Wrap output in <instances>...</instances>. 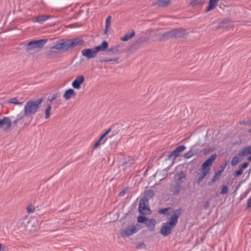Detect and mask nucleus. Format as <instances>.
I'll use <instances>...</instances> for the list:
<instances>
[{
  "mask_svg": "<svg viewBox=\"0 0 251 251\" xmlns=\"http://www.w3.org/2000/svg\"><path fill=\"white\" fill-rule=\"evenodd\" d=\"M179 215L178 211H175L171 215L169 222L165 223L160 229V233L163 236H167L170 234L171 231L177 223Z\"/></svg>",
  "mask_w": 251,
  "mask_h": 251,
  "instance_id": "nucleus-1",
  "label": "nucleus"
},
{
  "mask_svg": "<svg viewBox=\"0 0 251 251\" xmlns=\"http://www.w3.org/2000/svg\"><path fill=\"white\" fill-rule=\"evenodd\" d=\"M42 101V99L28 101L24 108V116L29 117L35 114L37 112Z\"/></svg>",
  "mask_w": 251,
  "mask_h": 251,
  "instance_id": "nucleus-2",
  "label": "nucleus"
},
{
  "mask_svg": "<svg viewBox=\"0 0 251 251\" xmlns=\"http://www.w3.org/2000/svg\"><path fill=\"white\" fill-rule=\"evenodd\" d=\"M141 228L139 224L133 225L126 227L121 232L123 237H128L137 232Z\"/></svg>",
  "mask_w": 251,
  "mask_h": 251,
  "instance_id": "nucleus-3",
  "label": "nucleus"
},
{
  "mask_svg": "<svg viewBox=\"0 0 251 251\" xmlns=\"http://www.w3.org/2000/svg\"><path fill=\"white\" fill-rule=\"evenodd\" d=\"M185 31L183 29H174L164 33L163 36L165 38L178 37L185 34Z\"/></svg>",
  "mask_w": 251,
  "mask_h": 251,
  "instance_id": "nucleus-4",
  "label": "nucleus"
},
{
  "mask_svg": "<svg viewBox=\"0 0 251 251\" xmlns=\"http://www.w3.org/2000/svg\"><path fill=\"white\" fill-rule=\"evenodd\" d=\"M47 42L46 39H40L31 41L28 43L29 49H37L42 48Z\"/></svg>",
  "mask_w": 251,
  "mask_h": 251,
  "instance_id": "nucleus-5",
  "label": "nucleus"
},
{
  "mask_svg": "<svg viewBox=\"0 0 251 251\" xmlns=\"http://www.w3.org/2000/svg\"><path fill=\"white\" fill-rule=\"evenodd\" d=\"M147 200L141 199L140 201L139 205V210L140 213L143 214H149L151 213L150 209L147 206Z\"/></svg>",
  "mask_w": 251,
  "mask_h": 251,
  "instance_id": "nucleus-6",
  "label": "nucleus"
},
{
  "mask_svg": "<svg viewBox=\"0 0 251 251\" xmlns=\"http://www.w3.org/2000/svg\"><path fill=\"white\" fill-rule=\"evenodd\" d=\"M84 81L85 77L83 75H77L73 81L72 86L74 89L78 90L81 88V85L84 83Z\"/></svg>",
  "mask_w": 251,
  "mask_h": 251,
  "instance_id": "nucleus-7",
  "label": "nucleus"
},
{
  "mask_svg": "<svg viewBox=\"0 0 251 251\" xmlns=\"http://www.w3.org/2000/svg\"><path fill=\"white\" fill-rule=\"evenodd\" d=\"M82 55L88 59H91L96 56L98 53L95 49H86L81 50Z\"/></svg>",
  "mask_w": 251,
  "mask_h": 251,
  "instance_id": "nucleus-8",
  "label": "nucleus"
},
{
  "mask_svg": "<svg viewBox=\"0 0 251 251\" xmlns=\"http://www.w3.org/2000/svg\"><path fill=\"white\" fill-rule=\"evenodd\" d=\"M216 157L217 155L213 154L204 161L202 165V170L207 171L208 173H209V169L208 167L212 164L214 160L216 158Z\"/></svg>",
  "mask_w": 251,
  "mask_h": 251,
  "instance_id": "nucleus-9",
  "label": "nucleus"
},
{
  "mask_svg": "<svg viewBox=\"0 0 251 251\" xmlns=\"http://www.w3.org/2000/svg\"><path fill=\"white\" fill-rule=\"evenodd\" d=\"M186 147L184 145L180 146L177 147L169 155V158L170 159H175L178 157L180 153L184 151Z\"/></svg>",
  "mask_w": 251,
  "mask_h": 251,
  "instance_id": "nucleus-10",
  "label": "nucleus"
},
{
  "mask_svg": "<svg viewBox=\"0 0 251 251\" xmlns=\"http://www.w3.org/2000/svg\"><path fill=\"white\" fill-rule=\"evenodd\" d=\"M67 46L68 49L72 47H75L77 45H81L83 42L82 40L79 38H75L73 39L68 40L66 41Z\"/></svg>",
  "mask_w": 251,
  "mask_h": 251,
  "instance_id": "nucleus-11",
  "label": "nucleus"
},
{
  "mask_svg": "<svg viewBox=\"0 0 251 251\" xmlns=\"http://www.w3.org/2000/svg\"><path fill=\"white\" fill-rule=\"evenodd\" d=\"M76 95V93L75 90L72 88H70L67 90L63 94L64 99L68 100L73 97H75Z\"/></svg>",
  "mask_w": 251,
  "mask_h": 251,
  "instance_id": "nucleus-12",
  "label": "nucleus"
},
{
  "mask_svg": "<svg viewBox=\"0 0 251 251\" xmlns=\"http://www.w3.org/2000/svg\"><path fill=\"white\" fill-rule=\"evenodd\" d=\"M198 149L196 147L194 146L191 148L189 151L186 152L184 154V157L185 158L188 159L196 155L198 153Z\"/></svg>",
  "mask_w": 251,
  "mask_h": 251,
  "instance_id": "nucleus-13",
  "label": "nucleus"
},
{
  "mask_svg": "<svg viewBox=\"0 0 251 251\" xmlns=\"http://www.w3.org/2000/svg\"><path fill=\"white\" fill-rule=\"evenodd\" d=\"M51 16H48L46 15H41L38 16L36 19L32 20L34 23H37L39 24H42L44 22L49 19Z\"/></svg>",
  "mask_w": 251,
  "mask_h": 251,
  "instance_id": "nucleus-14",
  "label": "nucleus"
},
{
  "mask_svg": "<svg viewBox=\"0 0 251 251\" xmlns=\"http://www.w3.org/2000/svg\"><path fill=\"white\" fill-rule=\"evenodd\" d=\"M145 224L150 231H153L154 230L156 221L153 219H148L146 222H145Z\"/></svg>",
  "mask_w": 251,
  "mask_h": 251,
  "instance_id": "nucleus-15",
  "label": "nucleus"
},
{
  "mask_svg": "<svg viewBox=\"0 0 251 251\" xmlns=\"http://www.w3.org/2000/svg\"><path fill=\"white\" fill-rule=\"evenodd\" d=\"M111 129H109L107 130H106L104 133H103L101 136L100 137L98 141H97L95 144L94 145V148H96L98 146L100 145V144L104 143L105 140H104L103 139L105 138L106 135H107L109 132L110 131Z\"/></svg>",
  "mask_w": 251,
  "mask_h": 251,
  "instance_id": "nucleus-16",
  "label": "nucleus"
},
{
  "mask_svg": "<svg viewBox=\"0 0 251 251\" xmlns=\"http://www.w3.org/2000/svg\"><path fill=\"white\" fill-rule=\"evenodd\" d=\"M185 177V174L182 172H180L175 175L174 179L176 183L178 185H180L182 182V179Z\"/></svg>",
  "mask_w": 251,
  "mask_h": 251,
  "instance_id": "nucleus-17",
  "label": "nucleus"
},
{
  "mask_svg": "<svg viewBox=\"0 0 251 251\" xmlns=\"http://www.w3.org/2000/svg\"><path fill=\"white\" fill-rule=\"evenodd\" d=\"M0 126H2L5 129H8L11 126V121L7 117H4L2 119H0Z\"/></svg>",
  "mask_w": 251,
  "mask_h": 251,
  "instance_id": "nucleus-18",
  "label": "nucleus"
},
{
  "mask_svg": "<svg viewBox=\"0 0 251 251\" xmlns=\"http://www.w3.org/2000/svg\"><path fill=\"white\" fill-rule=\"evenodd\" d=\"M219 0H210L209 1L208 6L205 10V12H208L213 10L217 5Z\"/></svg>",
  "mask_w": 251,
  "mask_h": 251,
  "instance_id": "nucleus-19",
  "label": "nucleus"
},
{
  "mask_svg": "<svg viewBox=\"0 0 251 251\" xmlns=\"http://www.w3.org/2000/svg\"><path fill=\"white\" fill-rule=\"evenodd\" d=\"M66 44V41L64 42L58 43L54 45L52 47V49L57 50H68V47Z\"/></svg>",
  "mask_w": 251,
  "mask_h": 251,
  "instance_id": "nucleus-20",
  "label": "nucleus"
},
{
  "mask_svg": "<svg viewBox=\"0 0 251 251\" xmlns=\"http://www.w3.org/2000/svg\"><path fill=\"white\" fill-rule=\"evenodd\" d=\"M108 46V43L104 41L102 42L100 46L96 47L95 49L96 50L97 53L100 51H104L107 48Z\"/></svg>",
  "mask_w": 251,
  "mask_h": 251,
  "instance_id": "nucleus-21",
  "label": "nucleus"
},
{
  "mask_svg": "<svg viewBox=\"0 0 251 251\" xmlns=\"http://www.w3.org/2000/svg\"><path fill=\"white\" fill-rule=\"evenodd\" d=\"M251 154V146H248L244 148L239 153V155L246 156Z\"/></svg>",
  "mask_w": 251,
  "mask_h": 251,
  "instance_id": "nucleus-22",
  "label": "nucleus"
},
{
  "mask_svg": "<svg viewBox=\"0 0 251 251\" xmlns=\"http://www.w3.org/2000/svg\"><path fill=\"white\" fill-rule=\"evenodd\" d=\"M134 35H135V32L132 30V31L131 32V33H130L129 34H125L124 35V36H123L121 38V40L123 41H128V40H129L130 39L132 38L134 36Z\"/></svg>",
  "mask_w": 251,
  "mask_h": 251,
  "instance_id": "nucleus-23",
  "label": "nucleus"
},
{
  "mask_svg": "<svg viewBox=\"0 0 251 251\" xmlns=\"http://www.w3.org/2000/svg\"><path fill=\"white\" fill-rule=\"evenodd\" d=\"M8 103L21 106L24 103V101H20L17 98H13L9 100Z\"/></svg>",
  "mask_w": 251,
  "mask_h": 251,
  "instance_id": "nucleus-24",
  "label": "nucleus"
},
{
  "mask_svg": "<svg viewBox=\"0 0 251 251\" xmlns=\"http://www.w3.org/2000/svg\"><path fill=\"white\" fill-rule=\"evenodd\" d=\"M154 194V192L152 190H148L145 192L144 198L143 199L147 200L148 202V199L151 198Z\"/></svg>",
  "mask_w": 251,
  "mask_h": 251,
  "instance_id": "nucleus-25",
  "label": "nucleus"
},
{
  "mask_svg": "<svg viewBox=\"0 0 251 251\" xmlns=\"http://www.w3.org/2000/svg\"><path fill=\"white\" fill-rule=\"evenodd\" d=\"M111 21V17L109 16L107 17L106 22H105V32H106L108 31V29L110 25Z\"/></svg>",
  "mask_w": 251,
  "mask_h": 251,
  "instance_id": "nucleus-26",
  "label": "nucleus"
},
{
  "mask_svg": "<svg viewBox=\"0 0 251 251\" xmlns=\"http://www.w3.org/2000/svg\"><path fill=\"white\" fill-rule=\"evenodd\" d=\"M202 175L201 176H200L198 178V180H197V182L198 183H200L202 180V179L205 177V176L208 174V171H203L202 170Z\"/></svg>",
  "mask_w": 251,
  "mask_h": 251,
  "instance_id": "nucleus-27",
  "label": "nucleus"
},
{
  "mask_svg": "<svg viewBox=\"0 0 251 251\" xmlns=\"http://www.w3.org/2000/svg\"><path fill=\"white\" fill-rule=\"evenodd\" d=\"M51 109V105H49L45 110V117L46 119H48L50 117Z\"/></svg>",
  "mask_w": 251,
  "mask_h": 251,
  "instance_id": "nucleus-28",
  "label": "nucleus"
},
{
  "mask_svg": "<svg viewBox=\"0 0 251 251\" xmlns=\"http://www.w3.org/2000/svg\"><path fill=\"white\" fill-rule=\"evenodd\" d=\"M240 161V158L237 156H235L232 159L231 164L232 166H235Z\"/></svg>",
  "mask_w": 251,
  "mask_h": 251,
  "instance_id": "nucleus-29",
  "label": "nucleus"
},
{
  "mask_svg": "<svg viewBox=\"0 0 251 251\" xmlns=\"http://www.w3.org/2000/svg\"><path fill=\"white\" fill-rule=\"evenodd\" d=\"M159 5L165 6L168 4L171 0H157Z\"/></svg>",
  "mask_w": 251,
  "mask_h": 251,
  "instance_id": "nucleus-30",
  "label": "nucleus"
},
{
  "mask_svg": "<svg viewBox=\"0 0 251 251\" xmlns=\"http://www.w3.org/2000/svg\"><path fill=\"white\" fill-rule=\"evenodd\" d=\"M147 220H148V219L144 216H139L137 218V221L140 223H142L144 222H146Z\"/></svg>",
  "mask_w": 251,
  "mask_h": 251,
  "instance_id": "nucleus-31",
  "label": "nucleus"
},
{
  "mask_svg": "<svg viewBox=\"0 0 251 251\" xmlns=\"http://www.w3.org/2000/svg\"><path fill=\"white\" fill-rule=\"evenodd\" d=\"M119 59V58H109V59H102L100 61L102 63L103 62H107L110 61H117Z\"/></svg>",
  "mask_w": 251,
  "mask_h": 251,
  "instance_id": "nucleus-32",
  "label": "nucleus"
},
{
  "mask_svg": "<svg viewBox=\"0 0 251 251\" xmlns=\"http://www.w3.org/2000/svg\"><path fill=\"white\" fill-rule=\"evenodd\" d=\"M34 211V207L33 205H29L27 207V211L28 213H32Z\"/></svg>",
  "mask_w": 251,
  "mask_h": 251,
  "instance_id": "nucleus-33",
  "label": "nucleus"
},
{
  "mask_svg": "<svg viewBox=\"0 0 251 251\" xmlns=\"http://www.w3.org/2000/svg\"><path fill=\"white\" fill-rule=\"evenodd\" d=\"M228 188L226 186H224L222 188L221 193L222 194H226L228 192Z\"/></svg>",
  "mask_w": 251,
  "mask_h": 251,
  "instance_id": "nucleus-34",
  "label": "nucleus"
},
{
  "mask_svg": "<svg viewBox=\"0 0 251 251\" xmlns=\"http://www.w3.org/2000/svg\"><path fill=\"white\" fill-rule=\"evenodd\" d=\"M206 0H194V2L197 4H202Z\"/></svg>",
  "mask_w": 251,
  "mask_h": 251,
  "instance_id": "nucleus-35",
  "label": "nucleus"
},
{
  "mask_svg": "<svg viewBox=\"0 0 251 251\" xmlns=\"http://www.w3.org/2000/svg\"><path fill=\"white\" fill-rule=\"evenodd\" d=\"M58 96V95L57 94L52 95L51 98L50 99H49L50 101L51 102L53 101L54 100H55V99H57Z\"/></svg>",
  "mask_w": 251,
  "mask_h": 251,
  "instance_id": "nucleus-36",
  "label": "nucleus"
},
{
  "mask_svg": "<svg viewBox=\"0 0 251 251\" xmlns=\"http://www.w3.org/2000/svg\"><path fill=\"white\" fill-rule=\"evenodd\" d=\"M243 171L240 168V169L239 170H238L235 172V176H239L241 175L243 173Z\"/></svg>",
  "mask_w": 251,
  "mask_h": 251,
  "instance_id": "nucleus-37",
  "label": "nucleus"
},
{
  "mask_svg": "<svg viewBox=\"0 0 251 251\" xmlns=\"http://www.w3.org/2000/svg\"><path fill=\"white\" fill-rule=\"evenodd\" d=\"M248 165L249 163L248 162H245L240 166V168L243 170L244 169L246 168Z\"/></svg>",
  "mask_w": 251,
  "mask_h": 251,
  "instance_id": "nucleus-38",
  "label": "nucleus"
},
{
  "mask_svg": "<svg viewBox=\"0 0 251 251\" xmlns=\"http://www.w3.org/2000/svg\"><path fill=\"white\" fill-rule=\"evenodd\" d=\"M169 208H164L159 210L158 212L161 214H165L169 210Z\"/></svg>",
  "mask_w": 251,
  "mask_h": 251,
  "instance_id": "nucleus-39",
  "label": "nucleus"
},
{
  "mask_svg": "<svg viewBox=\"0 0 251 251\" xmlns=\"http://www.w3.org/2000/svg\"><path fill=\"white\" fill-rule=\"evenodd\" d=\"M23 117H18V119H17L16 121V122H17L18 120L22 119Z\"/></svg>",
  "mask_w": 251,
  "mask_h": 251,
  "instance_id": "nucleus-40",
  "label": "nucleus"
},
{
  "mask_svg": "<svg viewBox=\"0 0 251 251\" xmlns=\"http://www.w3.org/2000/svg\"><path fill=\"white\" fill-rule=\"evenodd\" d=\"M248 160H251V156H249V157H248Z\"/></svg>",
  "mask_w": 251,
  "mask_h": 251,
  "instance_id": "nucleus-41",
  "label": "nucleus"
},
{
  "mask_svg": "<svg viewBox=\"0 0 251 251\" xmlns=\"http://www.w3.org/2000/svg\"><path fill=\"white\" fill-rule=\"evenodd\" d=\"M127 164H128V163H126L125 164V165H127Z\"/></svg>",
  "mask_w": 251,
  "mask_h": 251,
  "instance_id": "nucleus-42",
  "label": "nucleus"
}]
</instances>
